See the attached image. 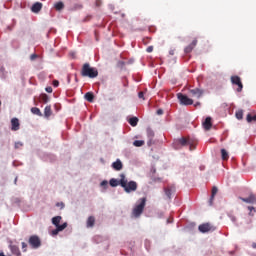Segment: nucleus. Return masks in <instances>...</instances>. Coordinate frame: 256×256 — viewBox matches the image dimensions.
Wrapping results in <instances>:
<instances>
[{"mask_svg":"<svg viewBox=\"0 0 256 256\" xmlns=\"http://www.w3.org/2000/svg\"><path fill=\"white\" fill-rule=\"evenodd\" d=\"M157 115H163V110L162 109H158L157 110Z\"/></svg>","mask_w":256,"mask_h":256,"instance_id":"44","label":"nucleus"},{"mask_svg":"<svg viewBox=\"0 0 256 256\" xmlns=\"http://www.w3.org/2000/svg\"><path fill=\"white\" fill-rule=\"evenodd\" d=\"M112 168L115 171H121V169H123V162H121V160L117 159V161L112 163Z\"/></svg>","mask_w":256,"mask_h":256,"instance_id":"18","label":"nucleus"},{"mask_svg":"<svg viewBox=\"0 0 256 256\" xmlns=\"http://www.w3.org/2000/svg\"><path fill=\"white\" fill-rule=\"evenodd\" d=\"M235 115H236V119L241 121V119H243V110L236 111Z\"/></svg>","mask_w":256,"mask_h":256,"instance_id":"33","label":"nucleus"},{"mask_svg":"<svg viewBox=\"0 0 256 256\" xmlns=\"http://www.w3.org/2000/svg\"><path fill=\"white\" fill-rule=\"evenodd\" d=\"M230 81L232 85H237V93H241L243 91V82H241V77L239 76H231Z\"/></svg>","mask_w":256,"mask_h":256,"instance_id":"7","label":"nucleus"},{"mask_svg":"<svg viewBox=\"0 0 256 256\" xmlns=\"http://www.w3.org/2000/svg\"><path fill=\"white\" fill-rule=\"evenodd\" d=\"M169 54H170V55H175V51H174V50H171V51L169 52Z\"/></svg>","mask_w":256,"mask_h":256,"instance_id":"47","label":"nucleus"},{"mask_svg":"<svg viewBox=\"0 0 256 256\" xmlns=\"http://www.w3.org/2000/svg\"><path fill=\"white\" fill-rule=\"evenodd\" d=\"M110 186L111 187H118V185H121V180H117L115 178L110 179Z\"/></svg>","mask_w":256,"mask_h":256,"instance_id":"27","label":"nucleus"},{"mask_svg":"<svg viewBox=\"0 0 256 256\" xmlns=\"http://www.w3.org/2000/svg\"><path fill=\"white\" fill-rule=\"evenodd\" d=\"M100 185L101 187L107 188V186L109 185V182L107 180H103Z\"/></svg>","mask_w":256,"mask_h":256,"instance_id":"34","label":"nucleus"},{"mask_svg":"<svg viewBox=\"0 0 256 256\" xmlns=\"http://www.w3.org/2000/svg\"><path fill=\"white\" fill-rule=\"evenodd\" d=\"M14 147H15V149H21V147H23V143L16 142Z\"/></svg>","mask_w":256,"mask_h":256,"instance_id":"35","label":"nucleus"},{"mask_svg":"<svg viewBox=\"0 0 256 256\" xmlns=\"http://www.w3.org/2000/svg\"><path fill=\"white\" fill-rule=\"evenodd\" d=\"M195 47H197V39H194L192 43L184 49V53H191Z\"/></svg>","mask_w":256,"mask_h":256,"instance_id":"16","label":"nucleus"},{"mask_svg":"<svg viewBox=\"0 0 256 256\" xmlns=\"http://www.w3.org/2000/svg\"><path fill=\"white\" fill-rule=\"evenodd\" d=\"M0 256H6L5 253L3 252H0Z\"/></svg>","mask_w":256,"mask_h":256,"instance_id":"49","label":"nucleus"},{"mask_svg":"<svg viewBox=\"0 0 256 256\" xmlns=\"http://www.w3.org/2000/svg\"><path fill=\"white\" fill-rule=\"evenodd\" d=\"M177 143L182 147H187V145H189L190 151H195V142L190 138H185V137L179 138L177 140Z\"/></svg>","mask_w":256,"mask_h":256,"instance_id":"4","label":"nucleus"},{"mask_svg":"<svg viewBox=\"0 0 256 256\" xmlns=\"http://www.w3.org/2000/svg\"><path fill=\"white\" fill-rule=\"evenodd\" d=\"M84 98L86 99V101H88L89 103H93V101H95V95H93V92H87L84 96Z\"/></svg>","mask_w":256,"mask_h":256,"instance_id":"21","label":"nucleus"},{"mask_svg":"<svg viewBox=\"0 0 256 256\" xmlns=\"http://www.w3.org/2000/svg\"><path fill=\"white\" fill-rule=\"evenodd\" d=\"M145 203H147V198H141L140 204L136 205L132 211L134 217H141L143 210L145 209Z\"/></svg>","mask_w":256,"mask_h":256,"instance_id":"3","label":"nucleus"},{"mask_svg":"<svg viewBox=\"0 0 256 256\" xmlns=\"http://www.w3.org/2000/svg\"><path fill=\"white\" fill-rule=\"evenodd\" d=\"M53 115V110H51V106H46L44 109V116L45 117H51Z\"/></svg>","mask_w":256,"mask_h":256,"instance_id":"26","label":"nucleus"},{"mask_svg":"<svg viewBox=\"0 0 256 256\" xmlns=\"http://www.w3.org/2000/svg\"><path fill=\"white\" fill-rule=\"evenodd\" d=\"M254 249L256 248V244H253Z\"/></svg>","mask_w":256,"mask_h":256,"instance_id":"52","label":"nucleus"},{"mask_svg":"<svg viewBox=\"0 0 256 256\" xmlns=\"http://www.w3.org/2000/svg\"><path fill=\"white\" fill-rule=\"evenodd\" d=\"M45 91H46L47 93H53V88H52L51 86L46 87V88H45Z\"/></svg>","mask_w":256,"mask_h":256,"instance_id":"36","label":"nucleus"},{"mask_svg":"<svg viewBox=\"0 0 256 256\" xmlns=\"http://www.w3.org/2000/svg\"><path fill=\"white\" fill-rule=\"evenodd\" d=\"M40 102L41 103H49V96L47 94L40 95Z\"/></svg>","mask_w":256,"mask_h":256,"instance_id":"31","label":"nucleus"},{"mask_svg":"<svg viewBox=\"0 0 256 256\" xmlns=\"http://www.w3.org/2000/svg\"><path fill=\"white\" fill-rule=\"evenodd\" d=\"M99 71L97 68L91 67V64L85 63L82 66L81 69V76L82 77H89L90 79H95V77H98Z\"/></svg>","mask_w":256,"mask_h":256,"instance_id":"2","label":"nucleus"},{"mask_svg":"<svg viewBox=\"0 0 256 256\" xmlns=\"http://www.w3.org/2000/svg\"><path fill=\"white\" fill-rule=\"evenodd\" d=\"M9 248H10L12 255L21 256V250H19L17 245H10Z\"/></svg>","mask_w":256,"mask_h":256,"instance_id":"19","label":"nucleus"},{"mask_svg":"<svg viewBox=\"0 0 256 256\" xmlns=\"http://www.w3.org/2000/svg\"><path fill=\"white\" fill-rule=\"evenodd\" d=\"M198 105H201V102H196L195 107H197Z\"/></svg>","mask_w":256,"mask_h":256,"instance_id":"48","label":"nucleus"},{"mask_svg":"<svg viewBox=\"0 0 256 256\" xmlns=\"http://www.w3.org/2000/svg\"><path fill=\"white\" fill-rule=\"evenodd\" d=\"M178 101H180V105H193V99L189 98L187 95L183 93L177 94Z\"/></svg>","mask_w":256,"mask_h":256,"instance_id":"5","label":"nucleus"},{"mask_svg":"<svg viewBox=\"0 0 256 256\" xmlns=\"http://www.w3.org/2000/svg\"><path fill=\"white\" fill-rule=\"evenodd\" d=\"M221 157L223 161H227L229 159V153H227V150L221 149Z\"/></svg>","mask_w":256,"mask_h":256,"instance_id":"30","label":"nucleus"},{"mask_svg":"<svg viewBox=\"0 0 256 256\" xmlns=\"http://www.w3.org/2000/svg\"><path fill=\"white\" fill-rule=\"evenodd\" d=\"M67 225V222H64L63 224H61V226H58L56 227V229L52 230L51 235H59L60 231H65V229H67Z\"/></svg>","mask_w":256,"mask_h":256,"instance_id":"12","label":"nucleus"},{"mask_svg":"<svg viewBox=\"0 0 256 256\" xmlns=\"http://www.w3.org/2000/svg\"><path fill=\"white\" fill-rule=\"evenodd\" d=\"M232 221H234V222H235V221H237V219H236L235 217H232Z\"/></svg>","mask_w":256,"mask_h":256,"instance_id":"51","label":"nucleus"},{"mask_svg":"<svg viewBox=\"0 0 256 256\" xmlns=\"http://www.w3.org/2000/svg\"><path fill=\"white\" fill-rule=\"evenodd\" d=\"M203 127L206 131L211 130L213 127V123L211 122V117H207L205 121L203 122Z\"/></svg>","mask_w":256,"mask_h":256,"instance_id":"17","label":"nucleus"},{"mask_svg":"<svg viewBox=\"0 0 256 256\" xmlns=\"http://www.w3.org/2000/svg\"><path fill=\"white\" fill-rule=\"evenodd\" d=\"M189 93L193 97H196V99H201V97H203V93H205V90L200 88H194V89H190Z\"/></svg>","mask_w":256,"mask_h":256,"instance_id":"10","label":"nucleus"},{"mask_svg":"<svg viewBox=\"0 0 256 256\" xmlns=\"http://www.w3.org/2000/svg\"><path fill=\"white\" fill-rule=\"evenodd\" d=\"M215 227H213V225H211L210 223H204L199 225L198 227V231H200V233H209V231H214Z\"/></svg>","mask_w":256,"mask_h":256,"instance_id":"9","label":"nucleus"},{"mask_svg":"<svg viewBox=\"0 0 256 256\" xmlns=\"http://www.w3.org/2000/svg\"><path fill=\"white\" fill-rule=\"evenodd\" d=\"M134 147H143L145 145V141L143 140H136L133 142Z\"/></svg>","mask_w":256,"mask_h":256,"instance_id":"32","label":"nucleus"},{"mask_svg":"<svg viewBox=\"0 0 256 256\" xmlns=\"http://www.w3.org/2000/svg\"><path fill=\"white\" fill-rule=\"evenodd\" d=\"M102 3H103V2H102L101 0H96V1H95L96 7H101Z\"/></svg>","mask_w":256,"mask_h":256,"instance_id":"37","label":"nucleus"},{"mask_svg":"<svg viewBox=\"0 0 256 256\" xmlns=\"http://www.w3.org/2000/svg\"><path fill=\"white\" fill-rule=\"evenodd\" d=\"M139 99H145V94L143 92L138 93Z\"/></svg>","mask_w":256,"mask_h":256,"instance_id":"39","label":"nucleus"},{"mask_svg":"<svg viewBox=\"0 0 256 256\" xmlns=\"http://www.w3.org/2000/svg\"><path fill=\"white\" fill-rule=\"evenodd\" d=\"M61 216H55L52 218V223L55 225V227H61L59 223H61Z\"/></svg>","mask_w":256,"mask_h":256,"instance_id":"24","label":"nucleus"},{"mask_svg":"<svg viewBox=\"0 0 256 256\" xmlns=\"http://www.w3.org/2000/svg\"><path fill=\"white\" fill-rule=\"evenodd\" d=\"M28 243L32 249H39L41 247V239L37 235L30 236Z\"/></svg>","mask_w":256,"mask_h":256,"instance_id":"6","label":"nucleus"},{"mask_svg":"<svg viewBox=\"0 0 256 256\" xmlns=\"http://www.w3.org/2000/svg\"><path fill=\"white\" fill-rule=\"evenodd\" d=\"M118 67H121V69H123V67H125V62L119 61L118 62Z\"/></svg>","mask_w":256,"mask_h":256,"instance_id":"38","label":"nucleus"},{"mask_svg":"<svg viewBox=\"0 0 256 256\" xmlns=\"http://www.w3.org/2000/svg\"><path fill=\"white\" fill-rule=\"evenodd\" d=\"M219 189L216 186L212 187L211 197L209 200V205H213V199H215V196L217 195Z\"/></svg>","mask_w":256,"mask_h":256,"instance_id":"20","label":"nucleus"},{"mask_svg":"<svg viewBox=\"0 0 256 256\" xmlns=\"http://www.w3.org/2000/svg\"><path fill=\"white\" fill-rule=\"evenodd\" d=\"M43 9V4L41 2H36L32 5L31 11L32 13H39Z\"/></svg>","mask_w":256,"mask_h":256,"instance_id":"15","label":"nucleus"},{"mask_svg":"<svg viewBox=\"0 0 256 256\" xmlns=\"http://www.w3.org/2000/svg\"><path fill=\"white\" fill-rule=\"evenodd\" d=\"M147 53H153V46H149L147 49H146Z\"/></svg>","mask_w":256,"mask_h":256,"instance_id":"42","label":"nucleus"},{"mask_svg":"<svg viewBox=\"0 0 256 256\" xmlns=\"http://www.w3.org/2000/svg\"><path fill=\"white\" fill-rule=\"evenodd\" d=\"M239 199L243 201V203H250L252 205L256 203V196L253 193H251L248 198L239 197Z\"/></svg>","mask_w":256,"mask_h":256,"instance_id":"11","label":"nucleus"},{"mask_svg":"<svg viewBox=\"0 0 256 256\" xmlns=\"http://www.w3.org/2000/svg\"><path fill=\"white\" fill-rule=\"evenodd\" d=\"M31 113H33L34 115H38L39 117L43 116V114L41 113V110L37 107L31 108Z\"/></svg>","mask_w":256,"mask_h":256,"instance_id":"29","label":"nucleus"},{"mask_svg":"<svg viewBox=\"0 0 256 256\" xmlns=\"http://www.w3.org/2000/svg\"><path fill=\"white\" fill-rule=\"evenodd\" d=\"M56 207H61V209H63V207H65V204L63 203V202H58L57 204H56Z\"/></svg>","mask_w":256,"mask_h":256,"instance_id":"40","label":"nucleus"},{"mask_svg":"<svg viewBox=\"0 0 256 256\" xmlns=\"http://www.w3.org/2000/svg\"><path fill=\"white\" fill-rule=\"evenodd\" d=\"M248 210H249L250 213H251V211H255V207H253V206H248Z\"/></svg>","mask_w":256,"mask_h":256,"instance_id":"45","label":"nucleus"},{"mask_svg":"<svg viewBox=\"0 0 256 256\" xmlns=\"http://www.w3.org/2000/svg\"><path fill=\"white\" fill-rule=\"evenodd\" d=\"M146 133H147V137L149 139L148 140V145H152L153 139L155 137V132L153 131V129L147 128Z\"/></svg>","mask_w":256,"mask_h":256,"instance_id":"14","label":"nucleus"},{"mask_svg":"<svg viewBox=\"0 0 256 256\" xmlns=\"http://www.w3.org/2000/svg\"><path fill=\"white\" fill-rule=\"evenodd\" d=\"M22 249L24 252L27 251V243L22 242Z\"/></svg>","mask_w":256,"mask_h":256,"instance_id":"41","label":"nucleus"},{"mask_svg":"<svg viewBox=\"0 0 256 256\" xmlns=\"http://www.w3.org/2000/svg\"><path fill=\"white\" fill-rule=\"evenodd\" d=\"M120 186L123 187L125 193H133L137 191V182L128 181L125 174H120Z\"/></svg>","mask_w":256,"mask_h":256,"instance_id":"1","label":"nucleus"},{"mask_svg":"<svg viewBox=\"0 0 256 256\" xmlns=\"http://www.w3.org/2000/svg\"><path fill=\"white\" fill-rule=\"evenodd\" d=\"M129 125H131V127H137V124L139 123V118L137 117H132L128 120Z\"/></svg>","mask_w":256,"mask_h":256,"instance_id":"23","label":"nucleus"},{"mask_svg":"<svg viewBox=\"0 0 256 256\" xmlns=\"http://www.w3.org/2000/svg\"><path fill=\"white\" fill-rule=\"evenodd\" d=\"M247 123H253V121H256V114L251 115V113L247 114L246 116Z\"/></svg>","mask_w":256,"mask_h":256,"instance_id":"28","label":"nucleus"},{"mask_svg":"<svg viewBox=\"0 0 256 256\" xmlns=\"http://www.w3.org/2000/svg\"><path fill=\"white\" fill-rule=\"evenodd\" d=\"M34 59H37V54H32L31 55V60L33 61Z\"/></svg>","mask_w":256,"mask_h":256,"instance_id":"46","label":"nucleus"},{"mask_svg":"<svg viewBox=\"0 0 256 256\" xmlns=\"http://www.w3.org/2000/svg\"><path fill=\"white\" fill-rule=\"evenodd\" d=\"M176 191L175 185H168L166 187H164V193L167 197V199H169V201H171V199H173L172 195H174Z\"/></svg>","mask_w":256,"mask_h":256,"instance_id":"8","label":"nucleus"},{"mask_svg":"<svg viewBox=\"0 0 256 256\" xmlns=\"http://www.w3.org/2000/svg\"><path fill=\"white\" fill-rule=\"evenodd\" d=\"M11 125H12V127H11L12 131H19L21 124L19 123L18 118H12Z\"/></svg>","mask_w":256,"mask_h":256,"instance_id":"13","label":"nucleus"},{"mask_svg":"<svg viewBox=\"0 0 256 256\" xmlns=\"http://www.w3.org/2000/svg\"><path fill=\"white\" fill-rule=\"evenodd\" d=\"M54 9H56V11H63L65 4L63 2H57L54 4Z\"/></svg>","mask_w":256,"mask_h":256,"instance_id":"25","label":"nucleus"},{"mask_svg":"<svg viewBox=\"0 0 256 256\" xmlns=\"http://www.w3.org/2000/svg\"><path fill=\"white\" fill-rule=\"evenodd\" d=\"M53 87H59L58 80H53Z\"/></svg>","mask_w":256,"mask_h":256,"instance_id":"43","label":"nucleus"},{"mask_svg":"<svg viewBox=\"0 0 256 256\" xmlns=\"http://www.w3.org/2000/svg\"><path fill=\"white\" fill-rule=\"evenodd\" d=\"M14 183H15V185H17V177L15 178Z\"/></svg>","mask_w":256,"mask_h":256,"instance_id":"50","label":"nucleus"},{"mask_svg":"<svg viewBox=\"0 0 256 256\" xmlns=\"http://www.w3.org/2000/svg\"><path fill=\"white\" fill-rule=\"evenodd\" d=\"M86 227L88 228L95 227V218L93 216L88 217L86 221Z\"/></svg>","mask_w":256,"mask_h":256,"instance_id":"22","label":"nucleus"}]
</instances>
